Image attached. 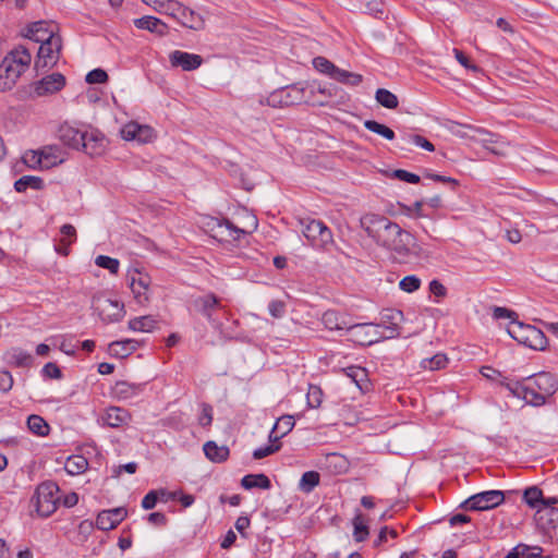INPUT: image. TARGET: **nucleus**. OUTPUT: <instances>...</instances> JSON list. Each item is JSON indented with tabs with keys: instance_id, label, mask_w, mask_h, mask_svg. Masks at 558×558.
<instances>
[{
	"instance_id": "nucleus-12",
	"label": "nucleus",
	"mask_w": 558,
	"mask_h": 558,
	"mask_svg": "<svg viewBox=\"0 0 558 558\" xmlns=\"http://www.w3.org/2000/svg\"><path fill=\"white\" fill-rule=\"evenodd\" d=\"M480 143L485 149L496 156H505L509 147V143L501 135L489 132L488 130L481 129L477 131Z\"/></svg>"
},
{
	"instance_id": "nucleus-5",
	"label": "nucleus",
	"mask_w": 558,
	"mask_h": 558,
	"mask_svg": "<svg viewBox=\"0 0 558 558\" xmlns=\"http://www.w3.org/2000/svg\"><path fill=\"white\" fill-rule=\"evenodd\" d=\"M385 248L392 252L395 258L398 262H407L412 256H421V246L417 245L415 238L408 231L400 229L397 236H393L390 242L387 243Z\"/></svg>"
},
{
	"instance_id": "nucleus-10",
	"label": "nucleus",
	"mask_w": 558,
	"mask_h": 558,
	"mask_svg": "<svg viewBox=\"0 0 558 558\" xmlns=\"http://www.w3.org/2000/svg\"><path fill=\"white\" fill-rule=\"evenodd\" d=\"M504 500L505 495L501 490H486L471 496L460 507L471 511H483L499 506Z\"/></svg>"
},
{
	"instance_id": "nucleus-41",
	"label": "nucleus",
	"mask_w": 558,
	"mask_h": 558,
	"mask_svg": "<svg viewBox=\"0 0 558 558\" xmlns=\"http://www.w3.org/2000/svg\"><path fill=\"white\" fill-rule=\"evenodd\" d=\"M331 78L350 86H357L360 83H362L363 80L361 74L349 72L337 66L331 75Z\"/></svg>"
},
{
	"instance_id": "nucleus-9",
	"label": "nucleus",
	"mask_w": 558,
	"mask_h": 558,
	"mask_svg": "<svg viewBox=\"0 0 558 558\" xmlns=\"http://www.w3.org/2000/svg\"><path fill=\"white\" fill-rule=\"evenodd\" d=\"M347 331L350 336L349 339L360 345H371L384 339L380 326L371 323L353 324L351 322Z\"/></svg>"
},
{
	"instance_id": "nucleus-11",
	"label": "nucleus",
	"mask_w": 558,
	"mask_h": 558,
	"mask_svg": "<svg viewBox=\"0 0 558 558\" xmlns=\"http://www.w3.org/2000/svg\"><path fill=\"white\" fill-rule=\"evenodd\" d=\"M96 311L106 324L120 322L125 314L124 305L110 299H97Z\"/></svg>"
},
{
	"instance_id": "nucleus-7",
	"label": "nucleus",
	"mask_w": 558,
	"mask_h": 558,
	"mask_svg": "<svg viewBox=\"0 0 558 558\" xmlns=\"http://www.w3.org/2000/svg\"><path fill=\"white\" fill-rule=\"evenodd\" d=\"M303 235L314 247L326 250L333 242L331 230L320 220L302 219Z\"/></svg>"
},
{
	"instance_id": "nucleus-24",
	"label": "nucleus",
	"mask_w": 558,
	"mask_h": 558,
	"mask_svg": "<svg viewBox=\"0 0 558 558\" xmlns=\"http://www.w3.org/2000/svg\"><path fill=\"white\" fill-rule=\"evenodd\" d=\"M534 519L541 530L545 532L555 530L558 526V508L538 507Z\"/></svg>"
},
{
	"instance_id": "nucleus-31",
	"label": "nucleus",
	"mask_w": 558,
	"mask_h": 558,
	"mask_svg": "<svg viewBox=\"0 0 558 558\" xmlns=\"http://www.w3.org/2000/svg\"><path fill=\"white\" fill-rule=\"evenodd\" d=\"M138 347V341L134 339H124L112 341L109 344V353L112 356L124 359L131 355Z\"/></svg>"
},
{
	"instance_id": "nucleus-43",
	"label": "nucleus",
	"mask_w": 558,
	"mask_h": 558,
	"mask_svg": "<svg viewBox=\"0 0 558 558\" xmlns=\"http://www.w3.org/2000/svg\"><path fill=\"white\" fill-rule=\"evenodd\" d=\"M376 101L387 108V109H396L399 105L398 97L386 88H378L375 94Z\"/></svg>"
},
{
	"instance_id": "nucleus-25",
	"label": "nucleus",
	"mask_w": 558,
	"mask_h": 558,
	"mask_svg": "<svg viewBox=\"0 0 558 558\" xmlns=\"http://www.w3.org/2000/svg\"><path fill=\"white\" fill-rule=\"evenodd\" d=\"M131 414L129 411L118 407H110L101 416L102 424L112 428L121 427L129 423Z\"/></svg>"
},
{
	"instance_id": "nucleus-4",
	"label": "nucleus",
	"mask_w": 558,
	"mask_h": 558,
	"mask_svg": "<svg viewBox=\"0 0 558 558\" xmlns=\"http://www.w3.org/2000/svg\"><path fill=\"white\" fill-rule=\"evenodd\" d=\"M509 336L521 344L533 350H545L547 347V338L544 332L532 325L513 320L508 327Z\"/></svg>"
},
{
	"instance_id": "nucleus-16",
	"label": "nucleus",
	"mask_w": 558,
	"mask_h": 558,
	"mask_svg": "<svg viewBox=\"0 0 558 558\" xmlns=\"http://www.w3.org/2000/svg\"><path fill=\"white\" fill-rule=\"evenodd\" d=\"M107 146L106 137L102 133L97 130L85 132L84 141L81 149L90 157L100 156L105 153Z\"/></svg>"
},
{
	"instance_id": "nucleus-17",
	"label": "nucleus",
	"mask_w": 558,
	"mask_h": 558,
	"mask_svg": "<svg viewBox=\"0 0 558 558\" xmlns=\"http://www.w3.org/2000/svg\"><path fill=\"white\" fill-rule=\"evenodd\" d=\"M193 307L197 313L206 317L209 323L217 324L214 314L220 308V300L214 293L196 298L193 301Z\"/></svg>"
},
{
	"instance_id": "nucleus-51",
	"label": "nucleus",
	"mask_w": 558,
	"mask_h": 558,
	"mask_svg": "<svg viewBox=\"0 0 558 558\" xmlns=\"http://www.w3.org/2000/svg\"><path fill=\"white\" fill-rule=\"evenodd\" d=\"M95 264L98 267L108 269L111 274H117L119 271V260L106 255L97 256L95 259Z\"/></svg>"
},
{
	"instance_id": "nucleus-27",
	"label": "nucleus",
	"mask_w": 558,
	"mask_h": 558,
	"mask_svg": "<svg viewBox=\"0 0 558 558\" xmlns=\"http://www.w3.org/2000/svg\"><path fill=\"white\" fill-rule=\"evenodd\" d=\"M446 129L454 136L460 138H470L474 142H477V131H481L482 128L449 120L446 124Z\"/></svg>"
},
{
	"instance_id": "nucleus-60",
	"label": "nucleus",
	"mask_w": 558,
	"mask_h": 558,
	"mask_svg": "<svg viewBox=\"0 0 558 558\" xmlns=\"http://www.w3.org/2000/svg\"><path fill=\"white\" fill-rule=\"evenodd\" d=\"M213 422V407L208 403L202 404V413L198 417V423L203 427H207Z\"/></svg>"
},
{
	"instance_id": "nucleus-45",
	"label": "nucleus",
	"mask_w": 558,
	"mask_h": 558,
	"mask_svg": "<svg viewBox=\"0 0 558 558\" xmlns=\"http://www.w3.org/2000/svg\"><path fill=\"white\" fill-rule=\"evenodd\" d=\"M27 427L31 432L38 436H46L49 433V425L47 422L39 415L32 414L27 418Z\"/></svg>"
},
{
	"instance_id": "nucleus-62",
	"label": "nucleus",
	"mask_w": 558,
	"mask_h": 558,
	"mask_svg": "<svg viewBox=\"0 0 558 558\" xmlns=\"http://www.w3.org/2000/svg\"><path fill=\"white\" fill-rule=\"evenodd\" d=\"M269 313L275 318H280L284 315L286 304L280 300H274L268 305Z\"/></svg>"
},
{
	"instance_id": "nucleus-36",
	"label": "nucleus",
	"mask_w": 558,
	"mask_h": 558,
	"mask_svg": "<svg viewBox=\"0 0 558 558\" xmlns=\"http://www.w3.org/2000/svg\"><path fill=\"white\" fill-rule=\"evenodd\" d=\"M157 327V320L151 315L140 316L129 322V329L133 331L150 332Z\"/></svg>"
},
{
	"instance_id": "nucleus-58",
	"label": "nucleus",
	"mask_w": 558,
	"mask_h": 558,
	"mask_svg": "<svg viewBox=\"0 0 558 558\" xmlns=\"http://www.w3.org/2000/svg\"><path fill=\"white\" fill-rule=\"evenodd\" d=\"M12 359L14 360V363L16 366L26 367L29 366L33 362V356L22 350H16L12 354Z\"/></svg>"
},
{
	"instance_id": "nucleus-19",
	"label": "nucleus",
	"mask_w": 558,
	"mask_h": 558,
	"mask_svg": "<svg viewBox=\"0 0 558 558\" xmlns=\"http://www.w3.org/2000/svg\"><path fill=\"white\" fill-rule=\"evenodd\" d=\"M169 62L172 68H181L183 71H194L203 63L199 54L174 50L169 54Z\"/></svg>"
},
{
	"instance_id": "nucleus-28",
	"label": "nucleus",
	"mask_w": 558,
	"mask_h": 558,
	"mask_svg": "<svg viewBox=\"0 0 558 558\" xmlns=\"http://www.w3.org/2000/svg\"><path fill=\"white\" fill-rule=\"evenodd\" d=\"M206 458L214 463H222L228 460L230 450L227 446H218L216 441L209 440L203 446Z\"/></svg>"
},
{
	"instance_id": "nucleus-26",
	"label": "nucleus",
	"mask_w": 558,
	"mask_h": 558,
	"mask_svg": "<svg viewBox=\"0 0 558 558\" xmlns=\"http://www.w3.org/2000/svg\"><path fill=\"white\" fill-rule=\"evenodd\" d=\"M182 26L193 31H201L205 27L203 16L190 8L183 5L175 19Z\"/></svg>"
},
{
	"instance_id": "nucleus-37",
	"label": "nucleus",
	"mask_w": 558,
	"mask_h": 558,
	"mask_svg": "<svg viewBox=\"0 0 558 558\" xmlns=\"http://www.w3.org/2000/svg\"><path fill=\"white\" fill-rule=\"evenodd\" d=\"M88 468V461L81 454H74L66 459L64 470L71 475L84 473Z\"/></svg>"
},
{
	"instance_id": "nucleus-40",
	"label": "nucleus",
	"mask_w": 558,
	"mask_h": 558,
	"mask_svg": "<svg viewBox=\"0 0 558 558\" xmlns=\"http://www.w3.org/2000/svg\"><path fill=\"white\" fill-rule=\"evenodd\" d=\"M60 233L62 235V239L60 240V245H62L63 248L57 247L56 250L58 253L62 255H68V247L76 240V230L72 225L65 223L61 227Z\"/></svg>"
},
{
	"instance_id": "nucleus-33",
	"label": "nucleus",
	"mask_w": 558,
	"mask_h": 558,
	"mask_svg": "<svg viewBox=\"0 0 558 558\" xmlns=\"http://www.w3.org/2000/svg\"><path fill=\"white\" fill-rule=\"evenodd\" d=\"M45 169L52 168L63 162L62 151L57 146H45L39 149Z\"/></svg>"
},
{
	"instance_id": "nucleus-32",
	"label": "nucleus",
	"mask_w": 558,
	"mask_h": 558,
	"mask_svg": "<svg viewBox=\"0 0 558 558\" xmlns=\"http://www.w3.org/2000/svg\"><path fill=\"white\" fill-rule=\"evenodd\" d=\"M241 486L247 490L253 489V488L270 489L271 482H270L269 477L267 475H265L264 473L247 474L242 477Z\"/></svg>"
},
{
	"instance_id": "nucleus-1",
	"label": "nucleus",
	"mask_w": 558,
	"mask_h": 558,
	"mask_svg": "<svg viewBox=\"0 0 558 558\" xmlns=\"http://www.w3.org/2000/svg\"><path fill=\"white\" fill-rule=\"evenodd\" d=\"M32 54L23 46L11 50L0 63V92L11 90L29 68Z\"/></svg>"
},
{
	"instance_id": "nucleus-53",
	"label": "nucleus",
	"mask_w": 558,
	"mask_h": 558,
	"mask_svg": "<svg viewBox=\"0 0 558 558\" xmlns=\"http://www.w3.org/2000/svg\"><path fill=\"white\" fill-rule=\"evenodd\" d=\"M313 65L317 71L327 74L330 77L336 69V65L324 57L314 58Z\"/></svg>"
},
{
	"instance_id": "nucleus-30",
	"label": "nucleus",
	"mask_w": 558,
	"mask_h": 558,
	"mask_svg": "<svg viewBox=\"0 0 558 558\" xmlns=\"http://www.w3.org/2000/svg\"><path fill=\"white\" fill-rule=\"evenodd\" d=\"M144 389L143 384L119 380L113 387V393L118 399L126 400L138 396Z\"/></svg>"
},
{
	"instance_id": "nucleus-2",
	"label": "nucleus",
	"mask_w": 558,
	"mask_h": 558,
	"mask_svg": "<svg viewBox=\"0 0 558 558\" xmlns=\"http://www.w3.org/2000/svg\"><path fill=\"white\" fill-rule=\"evenodd\" d=\"M360 223L367 235L372 238L377 245L383 247H385L393 236H397V233L400 232L401 229L398 223L385 216L376 214L362 216Z\"/></svg>"
},
{
	"instance_id": "nucleus-54",
	"label": "nucleus",
	"mask_w": 558,
	"mask_h": 558,
	"mask_svg": "<svg viewBox=\"0 0 558 558\" xmlns=\"http://www.w3.org/2000/svg\"><path fill=\"white\" fill-rule=\"evenodd\" d=\"M399 287L404 292L412 293L420 289L421 280L414 275L405 276L400 281Z\"/></svg>"
},
{
	"instance_id": "nucleus-56",
	"label": "nucleus",
	"mask_w": 558,
	"mask_h": 558,
	"mask_svg": "<svg viewBox=\"0 0 558 558\" xmlns=\"http://www.w3.org/2000/svg\"><path fill=\"white\" fill-rule=\"evenodd\" d=\"M280 448H281L280 444H278V445L270 444V445H267L264 447H259L253 451V458L255 460H260L263 458H266V457L279 451Z\"/></svg>"
},
{
	"instance_id": "nucleus-18",
	"label": "nucleus",
	"mask_w": 558,
	"mask_h": 558,
	"mask_svg": "<svg viewBox=\"0 0 558 558\" xmlns=\"http://www.w3.org/2000/svg\"><path fill=\"white\" fill-rule=\"evenodd\" d=\"M150 283V277L147 274L138 271L137 269H135L134 275L130 277V288L138 304H145L148 302V290Z\"/></svg>"
},
{
	"instance_id": "nucleus-39",
	"label": "nucleus",
	"mask_w": 558,
	"mask_h": 558,
	"mask_svg": "<svg viewBox=\"0 0 558 558\" xmlns=\"http://www.w3.org/2000/svg\"><path fill=\"white\" fill-rule=\"evenodd\" d=\"M14 189L19 193L25 192L27 189H33L36 191L44 189V181L39 177L35 175H23L14 183Z\"/></svg>"
},
{
	"instance_id": "nucleus-34",
	"label": "nucleus",
	"mask_w": 558,
	"mask_h": 558,
	"mask_svg": "<svg viewBox=\"0 0 558 558\" xmlns=\"http://www.w3.org/2000/svg\"><path fill=\"white\" fill-rule=\"evenodd\" d=\"M49 35H56L52 29H48L46 22H35L28 26L26 37L35 43L45 41Z\"/></svg>"
},
{
	"instance_id": "nucleus-14",
	"label": "nucleus",
	"mask_w": 558,
	"mask_h": 558,
	"mask_svg": "<svg viewBox=\"0 0 558 558\" xmlns=\"http://www.w3.org/2000/svg\"><path fill=\"white\" fill-rule=\"evenodd\" d=\"M122 138L125 141H137L138 143H149L155 137L153 128L141 125L137 122H129L121 130Z\"/></svg>"
},
{
	"instance_id": "nucleus-22",
	"label": "nucleus",
	"mask_w": 558,
	"mask_h": 558,
	"mask_svg": "<svg viewBox=\"0 0 558 558\" xmlns=\"http://www.w3.org/2000/svg\"><path fill=\"white\" fill-rule=\"evenodd\" d=\"M133 23L136 28L148 31L159 37H163L169 33V26L156 16L145 15L135 19Z\"/></svg>"
},
{
	"instance_id": "nucleus-52",
	"label": "nucleus",
	"mask_w": 558,
	"mask_h": 558,
	"mask_svg": "<svg viewBox=\"0 0 558 558\" xmlns=\"http://www.w3.org/2000/svg\"><path fill=\"white\" fill-rule=\"evenodd\" d=\"M23 161L29 168L35 169L39 167L40 169H45L39 150L26 151L23 156Z\"/></svg>"
},
{
	"instance_id": "nucleus-57",
	"label": "nucleus",
	"mask_w": 558,
	"mask_h": 558,
	"mask_svg": "<svg viewBox=\"0 0 558 558\" xmlns=\"http://www.w3.org/2000/svg\"><path fill=\"white\" fill-rule=\"evenodd\" d=\"M348 377H350L360 388V383L364 380L366 377L365 368L357 367V366H350L347 369H344Z\"/></svg>"
},
{
	"instance_id": "nucleus-35",
	"label": "nucleus",
	"mask_w": 558,
	"mask_h": 558,
	"mask_svg": "<svg viewBox=\"0 0 558 558\" xmlns=\"http://www.w3.org/2000/svg\"><path fill=\"white\" fill-rule=\"evenodd\" d=\"M543 549L539 546H527L525 544L517 545L506 558H538L542 556Z\"/></svg>"
},
{
	"instance_id": "nucleus-49",
	"label": "nucleus",
	"mask_w": 558,
	"mask_h": 558,
	"mask_svg": "<svg viewBox=\"0 0 558 558\" xmlns=\"http://www.w3.org/2000/svg\"><path fill=\"white\" fill-rule=\"evenodd\" d=\"M323 396H324V393H323V390L320 389V387H318L316 385H310L307 395H306L308 407L312 409L319 408L323 402Z\"/></svg>"
},
{
	"instance_id": "nucleus-23",
	"label": "nucleus",
	"mask_w": 558,
	"mask_h": 558,
	"mask_svg": "<svg viewBox=\"0 0 558 558\" xmlns=\"http://www.w3.org/2000/svg\"><path fill=\"white\" fill-rule=\"evenodd\" d=\"M322 324L330 331H341L348 330L351 320L344 313H340L336 310H327L322 316Z\"/></svg>"
},
{
	"instance_id": "nucleus-29",
	"label": "nucleus",
	"mask_w": 558,
	"mask_h": 558,
	"mask_svg": "<svg viewBox=\"0 0 558 558\" xmlns=\"http://www.w3.org/2000/svg\"><path fill=\"white\" fill-rule=\"evenodd\" d=\"M295 421L292 415H282L275 423L270 434L269 440L272 442L278 441L286 435H288L294 427Z\"/></svg>"
},
{
	"instance_id": "nucleus-3",
	"label": "nucleus",
	"mask_w": 558,
	"mask_h": 558,
	"mask_svg": "<svg viewBox=\"0 0 558 558\" xmlns=\"http://www.w3.org/2000/svg\"><path fill=\"white\" fill-rule=\"evenodd\" d=\"M246 219L247 221L243 227H238L228 219L216 220L211 228L213 236L223 242L239 241L242 236L253 233L258 227L256 216L247 213Z\"/></svg>"
},
{
	"instance_id": "nucleus-42",
	"label": "nucleus",
	"mask_w": 558,
	"mask_h": 558,
	"mask_svg": "<svg viewBox=\"0 0 558 558\" xmlns=\"http://www.w3.org/2000/svg\"><path fill=\"white\" fill-rule=\"evenodd\" d=\"M320 475L316 471H307L303 473L299 482V489L302 493L310 494L319 485Z\"/></svg>"
},
{
	"instance_id": "nucleus-59",
	"label": "nucleus",
	"mask_w": 558,
	"mask_h": 558,
	"mask_svg": "<svg viewBox=\"0 0 558 558\" xmlns=\"http://www.w3.org/2000/svg\"><path fill=\"white\" fill-rule=\"evenodd\" d=\"M163 5L165 7L160 14H168L173 19H177L181 8L183 7V4L177 0H166Z\"/></svg>"
},
{
	"instance_id": "nucleus-61",
	"label": "nucleus",
	"mask_w": 558,
	"mask_h": 558,
	"mask_svg": "<svg viewBox=\"0 0 558 558\" xmlns=\"http://www.w3.org/2000/svg\"><path fill=\"white\" fill-rule=\"evenodd\" d=\"M453 53H454V57L457 59V61L465 69L468 70H471L473 72H478L480 71V68L472 63L469 58L459 49L454 48L453 49Z\"/></svg>"
},
{
	"instance_id": "nucleus-64",
	"label": "nucleus",
	"mask_w": 558,
	"mask_h": 558,
	"mask_svg": "<svg viewBox=\"0 0 558 558\" xmlns=\"http://www.w3.org/2000/svg\"><path fill=\"white\" fill-rule=\"evenodd\" d=\"M158 500H159V493L157 490H150L142 499V507L145 510H150V509L155 508Z\"/></svg>"
},
{
	"instance_id": "nucleus-6",
	"label": "nucleus",
	"mask_w": 558,
	"mask_h": 558,
	"mask_svg": "<svg viewBox=\"0 0 558 558\" xmlns=\"http://www.w3.org/2000/svg\"><path fill=\"white\" fill-rule=\"evenodd\" d=\"M59 487L53 482H44L36 489V511L40 517L51 515L58 507Z\"/></svg>"
},
{
	"instance_id": "nucleus-63",
	"label": "nucleus",
	"mask_w": 558,
	"mask_h": 558,
	"mask_svg": "<svg viewBox=\"0 0 558 558\" xmlns=\"http://www.w3.org/2000/svg\"><path fill=\"white\" fill-rule=\"evenodd\" d=\"M44 376L51 379H60L62 377L61 369L56 363L49 362L43 367Z\"/></svg>"
},
{
	"instance_id": "nucleus-50",
	"label": "nucleus",
	"mask_w": 558,
	"mask_h": 558,
	"mask_svg": "<svg viewBox=\"0 0 558 558\" xmlns=\"http://www.w3.org/2000/svg\"><path fill=\"white\" fill-rule=\"evenodd\" d=\"M353 526H354V532H353L354 539L356 542L365 541L366 537L368 536V527L364 523V520L361 514H357L353 519Z\"/></svg>"
},
{
	"instance_id": "nucleus-44",
	"label": "nucleus",
	"mask_w": 558,
	"mask_h": 558,
	"mask_svg": "<svg viewBox=\"0 0 558 558\" xmlns=\"http://www.w3.org/2000/svg\"><path fill=\"white\" fill-rule=\"evenodd\" d=\"M364 126L368 131L383 136L387 141H392L396 137V134H395L393 130H391L387 125L381 124V123H379V122H377L375 120H365L364 121Z\"/></svg>"
},
{
	"instance_id": "nucleus-21",
	"label": "nucleus",
	"mask_w": 558,
	"mask_h": 558,
	"mask_svg": "<svg viewBox=\"0 0 558 558\" xmlns=\"http://www.w3.org/2000/svg\"><path fill=\"white\" fill-rule=\"evenodd\" d=\"M128 511L124 508H114L110 510H104L98 513L96 519V526L101 531L113 530L120 522L124 520Z\"/></svg>"
},
{
	"instance_id": "nucleus-46",
	"label": "nucleus",
	"mask_w": 558,
	"mask_h": 558,
	"mask_svg": "<svg viewBox=\"0 0 558 558\" xmlns=\"http://www.w3.org/2000/svg\"><path fill=\"white\" fill-rule=\"evenodd\" d=\"M295 90V88H283L281 90L275 92L268 98V104L271 106H290L294 102V99L291 98V92Z\"/></svg>"
},
{
	"instance_id": "nucleus-47",
	"label": "nucleus",
	"mask_w": 558,
	"mask_h": 558,
	"mask_svg": "<svg viewBox=\"0 0 558 558\" xmlns=\"http://www.w3.org/2000/svg\"><path fill=\"white\" fill-rule=\"evenodd\" d=\"M523 500L526 505L533 509H538L541 507V502L543 501V492L537 486H531L526 488L523 493Z\"/></svg>"
},
{
	"instance_id": "nucleus-38",
	"label": "nucleus",
	"mask_w": 558,
	"mask_h": 558,
	"mask_svg": "<svg viewBox=\"0 0 558 558\" xmlns=\"http://www.w3.org/2000/svg\"><path fill=\"white\" fill-rule=\"evenodd\" d=\"M522 393V399L532 407H542L546 403V399L542 396V393L536 389V387L532 383L524 381Z\"/></svg>"
},
{
	"instance_id": "nucleus-48",
	"label": "nucleus",
	"mask_w": 558,
	"mask_h": 558,
	"mask_svg": "<svg viewBox=\"0 0 558 558\" xmlns=\"http://www.w3.org/2000/svg\"><path fill=\"white\" fill-rule=\"evenodd\" d=\"M448 364V357L444 353H437L429 359H424L421 362V366L428 371H438L445 368Z\"/></svg>"
},
{
	"instance_id": "nucleus-55",
	"label": "nucleus",
	"mask_w": 558,
	"mask_h": 558,
	"mask_svg": "<svg viewBox=\"0 0 558 558\" xmlns=\"http://www.w3.org/2000/svg\"><path fill=\"white\" fill-rule=\"evenodd\" d=\"M85 80L88 84H104L108 81V74L98 68L88 72Z\"/></svg>"
},
{
	"instance_id": "nucleus-20",
	"label": "nucleus",
	"mask_w": 558,
	"mask_h": 558,
	"mask_svg": "<svg viewBox=\"0 0 558 558\" xmlns=\"http://www.w3.org/2000/svg\"><path fill=\"white\" fill-rule=\"evenodd\" d=\"M86 130L75 128L69 123L59 126L58 137L68 147L80 150Z\"/></svg>"
},
{
	"instance_id": "nucleus-15",
	"label": "nucleus",
	"mask_w": 558,
	"mask_h": 558,
	"mask_svg": "<svg viewBox=\"0 0 558 558\" xmlns=\"http://www.w3.org/2000/svg\"><path fill=\"white\" fill-rule=\"evenodd\" d=\"M65 85V77L61 73H52L34 83V93L37 97L54 94Z\"/></svg>"
},
{
	"instance_id": "nucleus-8",
	"label": "nucleus",
	"mask_w": 558,
	"mask_h": 558,
	"mask_svg": "<svg viewBox=\"0 0 558 558\" xmlns=\"http://www.w3.org/2000/svg\"><path fill=\"white\" fill-rule=\"evenodd\" d=\"M62 43L59 35H49L48 39L40 43L37 58L34 63L36 71L53 66L60 57Z\"/></svg>"
},
{
	"instance_id": "nucleus-13",
	"label": "nucleus",
	"mask_w": 558,
	"mask_h": 558,
	"mask_svg": "<svg viewBox=\"0 0 558 558\" xmlns=\"http://www.w3.org/2000/svg\"><path fill=\"white\" fill-rule=\"evenodd\" d=\"M525 380L532 383L546 400L558 390L557 377L548 372H539Z\"/></svg>"
}]
</instances>
